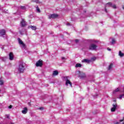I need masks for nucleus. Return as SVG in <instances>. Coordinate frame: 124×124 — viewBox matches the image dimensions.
<instances>
[{"mask_svg": "<svg viewBox=\"0 0 124 124\" xmlns=\"http://www.w3.org/2000/svg\"><path fill=\"white\" fill-rule=\"evenodd\" d=\"M26 67L27 66L26 65V63L20 62L18 68V71L19 73H23V72L25 71Z\"/></svg>", "mask_w": 124, "mask_h": 124, "instance_id": "obj_1", "label": "nucleus"}, {"mask_svg": "<svg viewBox=\"0 0 124 124\" xmlns=\"http://www.w3.org/2000/svg\"><path fill=\"white\" fill-rule=\"evenodd\" d=\"M107 6H109V7H112V8H114V9H116L117 8V6H116V5L112 3V2H108L105 5V12H106V13H107L108 12L107 9H106V7H107Z\"/></svg>", "mask_w": 124, "mask_h": 124, "instance_id": "obj_2", "label": "nucleus"}, {"mask_svg": "<svg viewBox=\"0 0 124 124\" xmlns=\"http://www.w3.org/2000/svg\"><path fill=\"white\" fill-rule=\"evenodd\" d=\"M64 79L65 81H66L65 82V85L66 86H68V85H70V87H72V83L70 82V80H69V77L67 76V77H64Z\"/></svg>", "mask_w": 124, "mask_h": 124, "instance_id": "obj_3", "label": "nucleus"}, {"mask_svg": "<svg viewBox=\"0 0 124 124\" xmlns=\"http://www.w3.org/2000/svg\"><path fill=\"white\" fill-rule=\"evenodd\" d=\"M97 47V46L95 45L94 44H91L89 47V50H91L92 51H94L96 50V48Z\"/></svg>", "mask_w": 124, "mask_h": 124, "instance_id": "obj_4", "label": "nucleus"}, {"mask_svg": "<svg viewBox=\"0 0 124 124\" xmlns=\"http://www.w3.org/2000/svg\"><path fill=\"white\" fill-rule=\"evenodd\" d=\"M58 17H59L58 14H51L48 16V19H56V18H58Z\"/></svg>", "mask_w": 124, "mask_h": 124, "instance_id": "obj_5", "label": "nucleus"}, {"mask_svg": "<svg viewBox=\"0 0 124 124\" xmlns=\"http://www.w3.org/2000/svg\"><path fill=\"white\" fill-rule=\"evenodd\" d=\"M113 107L111 108V112H115L116 111V109H117V107H118V105L117 103H115L112 105Z\"/></svg>", "mask_w": 124, "mask_h": 124, "instance_id": "obj_6", "label": "nucleus"}, {"mask_svg": "<svg viewBox=\"0 0 124 124\" xmlns=\"http://www.w3.org/2000/svg\"><path fill=\"white\" fill-rule=\"evenodd\" d=\"M27 25V23L25 20L24 19H22L21 22H20V26L21 27H26V25Z\"/></svg>", "mask_w": 124, "mask_h": 124, "instance_id": "obj_7", "label": "nucleus"}, {"mask_svg": "<svg viewBox=\"0 0 124 124\" xmlns=\"http://www.w3.org/2000/svg\"><path fill=\"white\" fill-rule=\"evenodd\" d=\"M17 40H18V43H19V44H20V45H22L23 46V47H25L26 46V45H25V44H24V42L21 40V39L20 38H18Z\"/></svg>", "mask_w": 124, "mask_h": 124, "instance_id": "obj_8", "label": "nucleus"}, {"mask_svg": "<svg viewBox=\"0 0 124 124\" xmlns=\"http://www.w3.org/2000/svg\"><path fill=\"white\" fill-rule=\"evenodd\" d=\"M42 62H41L40 60H39L38 62L36 63V66H42L43 65Z\"/></svg>", "mask_w": 124, "mask_h": 124, "instance_id": "obj_9", "label": "nucleus"}, {"mask_svg": "<svg viewBox=\"0 0 124 124\" xmlns=\"http://www.w3.org/2000/svg\"><path fill=\"white\" fill-rule=\"evenodd\" d=\"M5 30L4 29H2L0 30V36H3V35H5Z\"/></svg>", "mask_w": 124, "mask_h": 124, "instance_id": "obj_10", "label": "nucleus"}, {"mask_svg": "<svg viewBox=\"0 0 124 124\" xmlns=\"http://www.w3.org/2000/svg\"><path fill=\"white\" fill-rule=\"evenodd\" d=\"M78 72L79 73V76L80 78H85V77H86V75H85V74H84L83 73H80V71H78Z\"/></svg>", "mask_w": 124, "mask_h": 124, "instance_id": "obj_11", "label": "nucleus"}, {"mask_svg": "<svg viewBox=\"0 0 124 124\" xmlns=\"http://www.w3.org/2000/svg\"><path fill=\"white\" fill-rule=\"evenodd\" d=\"M9 56V59H10V61H13V59H14L13 53H12V52L10 53Z\"/></svg>", "mask_w": 124, "mask_h": 124, "instance_id": "obj_12", "label": "nucleus"}, {"mask_svg": "<svg viewBox=\"0 0 124 124\" xmlns=\"http://www.w3.org/2000/svg\"><path fill=\"white\" fill-rule=\"evenodd\" d=\"M92 61L87 59H84L82 61V62H86V63H90Z\"/></svg>", "mask_w": 124, "mask_h": 124, "instance_id": "obj_13", "label": "nucleus"}, {"mask_svg": "<svg viewBox=\"0 0 124 124\" xmlns=\"http://www.w3.org/2000/svg\"><path fill=\"white\" fill-rule=\"evenodd\" d=\"M22 114H26V113H28V108L25 107L23 108V110H22Z\"/></svg>", "mask_w": 124, "mask_h": 124, "instance_id": "obj_14", "label": "nucleus"}, {"mask_svg": "<svg viewBox=\"0 0 124 124\" xmlns=\"http://www.w3.org/2000/svg\"><path fill=\"white\" fill-rule=\"evenodd\" d=\"M57 75H59V72L57 70L53 71L52 76H57Z\"/></svg>", "mask_w": 124, "mask_h": 124, "instance_id": "obj_15", "label": "nucleus"}, {"mask_svg": "<svg viewBox=\"0 0 124 124\" xmlns=\"http://www.w3.org/2000/svg\"><path fill=\"white\" fill-rule=\"evenodd\" d=\"M116 43V40L115 39H112V41L110 42V45H114Z\"/></svg>", "mask_w": 124, "mask_h": 124, "instance_id": "obj_16", "label": "nucleus"}, {"mask_svg": "<svg viewBox=\"0 0 124 124\" xmlns=\"http://www.w3.org/2000/svg\"><path fill=\"white\" fill-rule=\"evenodd\" d=\"M118 92H120V89L117 88L113 91V93H118Z\"/></svg>", "mask_w": 124, "mask_h": 124, "instance_id": "obj_17", "label": "nucleus"}, {"mask_svg": "<svg viewBox=\"0 0 124 124\" xmlns=\"http://www.w3.org/2000/svg\"><path fill=\"white\" fill-rule=\"evenodd\" d=\"M30 28H31V30H33V31H35V30H36V27H35V26H30Z\"/></svg>", "mask_w": 124, "mask_h": 124, "instance_id": "obj_18", "label": "nucleus"}, {"mask_svg": "<svg viewBox=\"0 0 124 124\" xmlns=\"http://www.w3.org/2000/svg\"><path fill=\"white\" fill-rule=\"evenodd\" d=\"M119 56H120V57H121V58H122V57H124V54L121 51H119Z\"/></svg>", "mask_w": 124, "mask_h": 124, "instance_id": "obj_19", "label": "nucleus"}, {"mask_svg": "<svg viewBox=\"0 0 124 124\" xmlns=\"http://www.w3.org/2000/svg\"><path fill=\"white\" fill-rule=\"evenodd\" d=\"M112 68H113V64L111 63L108 66V70H110V69H112Z\"/></svg>", "mask_w": 124, "mask_h": 124, "instance_id": "obj_20", "label": "nucleus"}, {"mask_svg": "<svg viewBox=\"0 0 124 124\" xmlns=\"http://www.w3.org/2000/svg\"><path fill=\"white\" fill-rule=\"evenodd\" d=\"M19 33L21 34V35H23V34H25V30H22V31H19Z\"/></svg>", "mask_w": 124, "mask_h": 124, "instance_id": "obj_21", "label": "nucleus"}, {"mask_svg": "<svg viewBox=\"0 0 124 124\" xmlns=\"http://www.w3.org/2000/svg\"><path fill=\"white\" fill-rule=\"evenodd\" d=\"M76 67H82V64L80 63H77L76 64Z\"/></svg>", "mask_w": 124, "mask_h": 124, "instance_id": "obj_22", "label": "nucleus"}, {"mask_svg": "<svg viewBox=\"0 0 124 124\" xmlns=\"http://www.w3.org/2000/svg\"><path fill=\"white\" fill-rule=\"evenodd\" d=\"M36 8L37 12H38L39 13H40V9H39V8L38 7V6H36Z\"/></svg>", "mask_w": 124, "mask_h": 124, "instance_id": "obj_23", "label": "nucleus"}, {"mask_svg": "<svg viewBox=\"0 0 124 124\" xmlns=\"http://www.w3.org/2000/svg\"><path fill=\"white\" fill-rule=\"evenodd\" d=\"M123 97H124V94L120 95L119 98V99H122V98H123Z\"/></svg>", "mask_w": 124, "mask_h": 124, "instance_id": "obj_24", "label": "nucleus"}, {"mask_svg": "<svg viewBox=\"0 0 124 124\" xmlns=\"http://www.w3.org/2000/svg\"><path fill=\"white\" fill-rule=\"evenodd\" d=\"M32 1H33L34 2H36V3H40V2L39 0H34Z\"/></svg>", "mask_w": 124, "mask_h": 124, "instance_id": "obj_25", "label": "nucleus"}, {"mask_svg": "<svg viewBox=\"0 0 124 124\" xmlns=\"http://www.w3.org/2000/svg\"><path fill=\"white\" fill-rule=\"evenodd\" d=\"M3 81L1 79H0V85H2L3 84Z\"/></svg>", "mask_w": 124, "mask_h": 124, "instance_id": "obj_26", "label": "nucleus"}, {"mask_svg": "<svg viewBox=\"0 0 124 124\" xmlns=\"http://www.w3.org/2000/svg\"><path fill=\"white\" fill-rule=\"evenodd\" d=\"M20 8H21V9L25 10V9H26V7L21 6H20Z\"/></svg>", "mask_w": 124, "mask_h": 124, "instance_id": "obj_27", "label": "nucleus"}, {"mask_svg": "<svg viewBox=\"0 0 124 124\" xmlns=\"http://www.w3.org/2000/svg\"><path fill=\"white\" fill-rule=\"evenodd\" d=\"M96 60V58L95 57H93L91 58V61H95Z\"/></svg>", "mask_w": 124, "mask_h": 124, "instance_id": "obj_28", "label": "nucleus"}, {"mask_svg": "<svg viewBox=\"0 0 124 124\" xmlns=\"http://www.w3.org/2000/svg\"><path fill=\"white\" fill-rule=\"evenodd\" d=\"M75 42H76V43H78V42H79V40H78V39H76Z\"/></svg>", "mask_w": 124, "mask_h": 124, "instance_id": "obj_29", "label": "nucleus"}, {"mask_svg": "<svg viewBox=\"0 0 124 124\" xmlns=\"http://www.w3.org/2000/svg\"><path fill=\"white\" fill-rule=\"evenodd\" d=\"M12 107H13L12 105H10V106L8 107V108L9 109H11Z\"/></svg>", "mask_w": 124, "mask_h": 124, "instance_id": "obj_30", "label": "nucleus"}, {"mask_svg": "<svg viewBox=\"0 0 124 124\" xmlns=\"http://www.w3.org/2000/svg\"><path fill=\"white\" fill-rule=\"evenodd\" d=\"M39 109V110H44V108L42 107V108H40Z\"/></svg>", "mask_w": 124, "mask_h": 124, "instance_id": "obj_31", "label": "nucleus"}, {"mask_svg": "<svg viewBox=\"0 0 124 124\" xmlns=\"http://www.w3.org/2000/svg\"><path fill=\"white\" fill-rule=\"evenodd\" d=\"M62 60L63 61V60H66V59H65L64 57H62Z\"/></svg>", "mask_w": 124, "mask_h": 124, "instance_id": "obj_32", "label": "nucleus"}, {"mask_svg": "<svg viewBox=\"0 0 124 124\" xmlns=\"http://www.w3.org/2000/svg\"><path fill=\"white\" fill-rule=\"evenodd\" d=\"M107 50H108V51H111V48L108 47Z\"/></svg>", "mask_w": 124, "mask_h": 124, "instance_id": "obj_33", "label": "nucleus"}, {"mask_svg": "<svg viewBox=\"0 0 124 124\" xmlns=\"http://www.w3.org/2000/svg\"><path fill=\"white\" fill-rule=\"evenodd\" d=\"M67 26H70V23H67Z\"/></svg>", "mask_w": 124, "mask_h": 124, "instance_id": "obj_34", "label": "nucleus"}, {"mask_svg": "<svg viewBox=\"0 0 124 124\" xmlns=\"http://www.w3.org/2000/svg\"><path fill=\"white\" fill-rule=\"evenodd\" d=\"M113 102H114L115 103H116V102L117 101L116 100H113Z\"/></svg>", "mask_w": 124, "mask_h": 124, "instance_id": "obj_35", "label": "nucleus"}, {"mask_svg": "<svg viewBox=\"0 0 124 124\" xmlns=\"http://www.w3.org/2000/svg\"><path fill=\"white\" fill-rule=\"evenodd\" d=\"M6 13H8V10H7L6 11Z\"/></svg>", "mask_w": 124, "mask_h": 124, "instance_id": "obj_36", "label": "nucleus"}, {"mask_svg": "<svg viewBox=\"0 0 124 124\" xmlns=\"http://www.w3.org/2000/svg\"><path fill=\"white\" fill-rule=\"evenodd\" d=\"M10 124H14V123H13L12 122H11Z\"/></svg>", "mask_w": 124, "mask_h": 124, "instance_id": "obj_37", "label": "nucleus"}, {"mask_svg": "<svg viewBox=\"0 0 124 124\" xmlns=\"http://www.w3.org/2000/svg\"><path fill=\"white\" fill-rule=\"evenodd\" d=\"M28 104H29V105H31V103H28Z\"/></svg>", "mask_w": 124, "mask_h": 124, "instance_id": "obj_38", "label": "nucleus"}, {"mask_svg": "<svg viewBox=\"0 0 124 124\" xmlns=\"http://www.w3.org/2000/svg\"><path fill=\"white\" fill-rule=\"evenodd\" d=\"M123 8L124 10V6H123Z\"/></svg>", "mask_w": 124, "mask_h": 124, "instance_id": "obj_39", "label": "nucleus"}, {"mask_svg": "<svg viewBox=\"0 0 124 124\" xmlns=\"http://www.w3.org/2000/svg\"><path fill=\"white\" fill-rule=\"evenodd\" d=\"M7 118H9V116H7Z\"/></svg>", "mask_w": 124, "mask_h": 124, "instance_id": "obj_40", "label": "nucleus"}, {"mask_svg": "<svg viewBox=\"0 0 124 124\" xmlns=\"http://www.w3.org/2000/svg\"><path fill=\"white\" fill-rule=\"evenodd\" d=\"M0 7H1V6L0 5Z\"/></svg>", "mask_w": 124, "mask_h": 124, "instance_id": "obj_41", "label": "nucleus"}, {"mask_svg": "<svg viewBox=\"0 0 124 124\" xmlns=\"http://www.w3.org/2000/svg\"><path fill=\"white\" fill-rule=\"evenodd\" d=\"M123 124H124V123H123Z\"/></svg>", "mask_w": 124, "mask_h": 124, "instance_id": "obj_42", "label": "nucleus"}]
</instances>
